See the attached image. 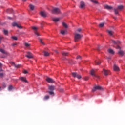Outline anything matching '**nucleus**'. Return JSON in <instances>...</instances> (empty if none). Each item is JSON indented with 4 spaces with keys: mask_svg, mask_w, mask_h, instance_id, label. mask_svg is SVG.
Returning <instances> with one entry per match:
<instances>
[{
    "mask_svg": "<svg viewBox=\"0 0 125 125\" xmlns=\"http://www.w3.org/2000/svg\"><path fill=\"white\" fill-rule=\"evenodd\" d=\"M76 59H82V57H81V56H78L77 57Z\"/></svg>",
    "mask_w": 125,
    "mask_h": 125,
    "instance_id": "42",
    "label": "nucleus"
},
{
    "mask_svg": "<svg viewBox=\"0 0 125 125\" xmlns=\"http://www.w3.org/2000/svg\"><path fill=\"white\" fill-rule=\"evenodd\" d=\"M39 42L42 44H43V45H44V43L42 42V39H39Z\"/></svg>",
    "mask_w": 125,
    "mask_h": 125,
    "instance_id": "38",
    "label": "nucleus"
},
{
    "mask_svg": "<svg viewBox=\"0 0 125 125\" xmlns=\"http://www.w3.org/2000/svg\"><path fill=\"white\" fill-rule=\"evenodd\" d=\"M95 65H100L101 64V62L99 60H96L95 61Z\"/></svg>",
    "mask_w": 125,
    "mask_h": 125,
    "instance_id": "26",
    "label": "nucleus"
},
{
    "mask_svg": "<svg viewBox=\"0 0 125 125\" xmlns=\"http://www.w3.org/2000/svg\"><path fill=\"white\" fill-rule=\"evenodd\" d=\"M69 63L70 64H75V63H74V62L73 61V60H71V62H69Z\"/></svg>",
    "mask_w": 125,
    "mask_h": 125,
    "instance_id": "47",
    "label": "nucleus"
},
{
    "mask_svg": "<svg viewBox=\"0 0 125 125\" xmlns=\"http://www.w3.org/2000/svg\"><path fill=\"white\" fill-rule=\"evenodd\" d=\"M48 93H49L50 95H53V96H54V92H53V91H48Z\"/></svg>",
    "mask_w": 125,
    "mask_h": 125,
    "instance_id": "28",
    "label": "nucleus"
},
{
    "mask_svg": "<svg viewBox=\"0 0 125 125\" xmlns=\"http://www.w3.org/2000/svg\"><path fill=\"white\" fill-rule=\"evenodd\" d=\"M62 54L63 56H67L68 55V52H62Z\"/></svg>",
    "mask_w": 125,
    "mask_h": 125,
    "instance_id": "33",
    "label": "nucleus"
},
{
    "mask_svg": "<svg viewBox=\"0 0 125 125\" xmlns=\"http://www.w3.org/2000/svg\"><path fill=\"white\" fill-rule=\"evenodd\" d=\"M111 42H112V43H114V44H120V43H121V42H120V41H115L114 40H111Z\"/></svg>",
    "mask_w": 125,
    "mask_h": 125,
    "instance_id": "19",
    "label": "nucleus"
},
{
    "mask_svg": "<svg viewBox=\"0 0 125 125\" xmlns=\"http://www.w3.org/2000/svg\"><path fill=\"white\" fill-rule=\"evenodd\" d=\"M12 12H13V10H12V9H8L6 10V13H12Z\"/></svg>",
    "mask_w": 125,
    "mask_h": 125,
    "instance_id": "23",
    "label": "nucleus"
},
{
    "mask_svg": "<svg viewBox=\"0 0 125 125\" xmlns=\"http://www.w3.org/2000/svg\"><path fill=\"white\" fill-rule=\"evenodd\" d=\"M12 39H13V40H14L15 41H17V37L15 36H12Z\"/></svg>",
    "mask_w": 125,
    "mask_h": 125,
    "instance_id": "41",
    "label": "nucleus"
},
{
    "mask_svg": "<svg viewBox=\"0 0 125 125\" xmlns=\"http://www.w3.org/2000/svg\"><path fill=\"white\" fill-rule=\"evenodd\" d=\"M49 98V96L46 95L44 97L43 100H47Z\"/></svg>",
    "mask_w": 125,
    "mask_h": 125,
    "instance_id": "37",
    "label": "nucleus"
},
{
    "mask_svg": "<svg viewBox=\"0 0 125 125\" xmlns=\"http://www.w3.org/2000/svg\"><path fill=\"white\" fill-rule=\"evenodd\" d=\"M12 88H13V87L12 86V85H10L8 87V90H12Z\"/></svg>",
    "mask_w": 125,
    "mask_h": 125,
    "instance_id": "40",
    "label": "nucleus"
},
{
    "mask_svg": "<svg viewBox=\"0 0 125 125\" xmlns=\"http://www.w3.org/2000/svg\"><path fill=\"white\" fill-rule=\"evenodd\" d=\"M3 34H4L6 36H7L8 35V31L6 30L5 29H4L3 30Z\"/></svg>",
    "mask_w": 125,
    "mask_h": 125,
    "instance_id": "29",
    "label": "nucleus"
},
{
    "mask_svg": "<svg viewBox=\"0 0 125 125\" xmlns=\"http://www.w3.org/2000/svg\"><path fill=\"white\" fill-rule=\"evenodd\" d=\"M113 69L116 72H118V71H120V68H119V66L116 64L114 65Z\"/></svg>",
    "mask_w": 125,
    "mask_h": 125,
    "instance_id": "16",
    "label": "nucleus"
},
{
    "mask_svg": "<svg viewBox=\"0 0 125 125\" xmlns=\"http://www.w3.org/2000/svg\"><path fill=\"white\" fill-rule=\"evenodd\" d=\"M108 51L109 53H110V54H114L115 52H114V50L111 48L109 49L108 50Z\"/></svg>",
    "mask_w": 125,
    "mask_h": 125,
    "instance_id": "22",
    "label": "nucleus"
},
{
    "mask_svg": "<svg viewBox=\"0 0 125 125\" xmlns=\"http://www.w3.org/2000/svg\"><path fill=\"white\" fill-rule=\"evenodd\" d=\"M12 25L13 27H17V28H19V29H22L23 28V27L21 25L17 24V23H16V22H13L12 24Z\"/></svg>",
    "mask_w": 125,
    "mask_h": 125,
    "instance_id": "7",
    "label": "nucleus"
},
{
    "mask_svg": "<svg viewBox=\"0 0 125 125\" xmlns=\"http://www.w3.org/2000/svg\"><path fill=\"white\" fill-rule=\"evenodd\" d=\"M2 39V37H0V43H1V40Z\"/></svg>",
    "mask_w": 125,
    "mask_h": 125,
    "instance_id": "49",
    "label": "nucleus"
},
{
    "mask_svg": "<svg viewBox=\"0 0 125 125\" xmlns=\"http://www.w3.org/2000/svg\"><path fill=\"white\" fill-rule=\"evenodd\" d=\"M83 37V35L79 33H74V42H79L81 39Z\"/></svg>",
    "mask_w": 125,
    "mask_h": 125,
    "instance_id": "1",
    "label": "nucleus"
},
{
    "mask_svg": "<svg viewBox=\"0 0 125 125\" xmlns=\"http://www.w3.org/2000/svg\"><path fill=\"white\" fill-rule=\"evenodd\" d=\"M46 81L47 82V83H54V80L49 77H47L46 79Z\"/></svg>",
    "mask_w": 125,
    "mask_h": 125,
    "instance_id": "11",
    "label": "nucleus"
},
{
    "mask_svg": "<svg viewBox=\"0 0 125 125\" xmlns=\"http://www.w3.org/2000/svg\"><path fill=\"white\" fill-rule=\"evenodd\" d=\"M101 89H102V87H101V86H96L92 89V92H95L96 90H101Z\"/></svg>",
    "mask_w": 125,
    "mask_h": 125,
    "instance_id": "4",
    "label": "nucleus"
},
{
    "mask_svg": "<svg viewBox=\"0 0 125 125\" xmlns=\"http://www.w3.org/2000/svg\"><path fill=\"white\" fill-rule=\"evenodd\" d=\"M22 0V1H26V0Z\"/></svg>",
    "mask_w": 125,
    "mask_h": 125,
    "instance_id": "55",
    "label": "nucleus"
},
{
    "mask_svg": "<svg viewBox=\"0 0 125 125\" xmlns=\"http://www.w3.org/2000/svg\"><path fill=\"white\" fill-rule=\"evenodd\" d=\"M32 29L35 31L34 32V34L37 36V37H39V36H41V35H40V34H39V33H38V32L37 31V30H38V27H35V26H33L32 27Z\"/></svg>",
    "mask_w": 125,
    "mask_h": 125,
    "instance_id": "8",
    "label": "nucleus"
},
{
    "mask_svg": "<svg viewBox=\"0 0 125 125\" xmlns=\"http://www.w3.org/2000/svg\"><path fill=\"white\" fill-rule=\"evenodd\" d=\"M0 78H3V73H0Z\"/></svg>",
    "mask_w": 125,
    "mask_h": 125,
    "instance_id": "44",
    "label": "nucleus"
},
{
    "mask_svg": "<svg viewBox=\"0 0 125 125\" xmlns=\"http://www.w3.org/2000/svg\"><path fill=\"white\" fill-rule=\"evenodd\" d=\"M62 25L63 27L65 28V29L68 28V25H67V24H66L65 22H62Z\"/></svg>",
    "mask_w": 125,
    "mask_h": 125,
    "instance_id": "27",
    "label": "nucleus"
},
{
    "mask_svg": "<svg viewBox=\"0 0 125 125\" xmlns=\"http://www.w3.org/2000/svg\"><path fill=\"white\" fill-rule=\"evenodd\" d=\"M17 45V44L16 43H13L12 44V46H15V45Z\"/></svg>",
    "mask_w": 125,
    "mask_h": 125,
    "instance_id": "50",
    "label": "nucleus"
},
{
    "mask_svg": "<svg viewBox=\"0 0 125 125\" xmlns=\"http://www.w3.org/2000/svg\"><path fill=\"white\" fill-rule=\"evenodd\" d=\"M1 90V87H0V91Z\"/></svg>",
    "mask_w": 125,
    "mask_h": 125,
    "instance_id": "56",
    "label": "nucleus"
},
{
    "mask_svg": "<svg viewBox=\"0 0 125 125\" xmlns=\"http://www.w3.org/2000/svg\"><path fill=\"white\" fill-rule=\"evenodd\" d=\"M40 15L43 17H45V16H46V14H45V12L43 11H41L40 12Z\"/></svg>",
    "mask_w": 125,
    "mask_h": 125,
    "instance_id": "20",
    "label": "nucleus"
},
{
    "mask_svg": "<svg viewBox=\"0 0 125 125\" xmlns=\"http://www.w3.org/2000/svg\"><path fill=\"white\" fill-rule=\"evenodd\" d=\"M84 81H88V77H86L84 78Z\"/></svg>",
    "mask_w": 125,
    "mask_h": 125,
    "instance_id": "45",
    "label": "nucleus"
},
{
    "mask_svg": "<svg viewBox=\"0 0 125 125\" xmlns=\"http://www.w3.org/2000/svg\"><path fill=\"white\" fill-rule=\"evenodd\" d=\"M123 9H124V6L123 5L118 6L117 8H114L115 14H119V11H121Z\"/></svg>",
    "mask_w": 125,
    "mask_h": 125,
    "instance_id": "2",
    "label": "nucleus"
},
{
    "mask_svg": "<svg viewBox=\"0 0 125 125\" xmlns=\"http://www.w3.org/2000/svg\"><path fill=\"white\" fill-rule=\"evenodd\" d=\"M56 53H58V51L57 50L55 51Z\"/></svg>",
    "mask_w": 125,
    "mask_h": 125,
    "instance_id": "53",
    "label": "nucleus"
},
{
    "mask_svg": "<svg viewBox=\"0 0 125 125\" xmlns=\"http://www.w3.org/2000/svg\"><path fill=\"white\" fill-rule=\"evenodd\" d=\"M72 75L74 78H77V79H81L82 78V76L81 75L78 74V73L76 72H72Z\"/></svg>",
    "mask_w": 125,
    "mask_h": 125,
    "instance_id": "5",
    "label": "nucleus"
},
{
    "mask_svg": "<svg viewBox=\"0 0 125 125\" xmlns=\"http://www.w3.org/2000/svg\"><path fill=\"white\" fill-rule=\"evenodd\" d=\"M7 18H8V19H12L11 17H8Z\"/></svg>",
    "mask_w": 125,
    "mask_h": 125,
    "instance_id": "52",
    "label": "nucleus"
},
{
    "mask_svg": "<svg viewBox=\"0 0 125 125\" xmlns=\"http://www.w3.org/2000/svg\"><path fill=\"white\" fill-rule=\"evenodd\" d=\"M107 33H108L109 36H113V35H114V32L111 30H107Z\"/></svg>",
    "mask_w": 125,
    "mask_h": 125,
    "instance_id": "18",
    "label": "nucleus"
},
{
    "mask_svg": "<svg viewBox=\"0 0 125 125\" xmlns=\"http://www.w3.org/2000/svg\"><path fill=\"white\" fill-rule=\"evenodd\" d=\"M43 52L44 53V56H49V53L45 51H44Z\"/></svg>",
    "mask_w": 125,
    "mask_h": 125,
    "instance_id": "30",
    "label": "nucleus"
},
{
    "mask_svg": "<svg viewBox=\"0 0 125 125\" xmlns=\"http://www.w3.org/2000/svg\"><path fill=\"white\" fill-rule=\"evenodd\" d=\"M29 8L31 9V10H34V9H35V6H34L33 4H30L29 5Z\"/></svg>",
    "mask_w": 125,
    "mask_h": 125,
    "instance_id": "25",
    "label": "nucleus"
},
{
    "mask_svg": "<svg viewBox=\"0 0 125 125\" xmlns=\"http://www.w3.org/2000/svg\"><path fill=\"white\" fill-rule=\"evenodd\" d=\"M12 65H14V66L15 67V68H20V67H21V65L20 64H17L16 65L14 62H12L11 63Z\"/></svg>",
    "mask_w": 125,
    "mask_h": 125,
    "instance_id": "21",
    "label": "nucleus"
},
{
    "mask_svg": "<svg viewBox=\"0 0 125 125\" xmlns=\"http://www.w3.org/2000/svg\"><path fill=\"white\" fill-rule=\"evenodd\" d=\"M24 45H25V47H27V48H30V47L31 46V44L27 42L24 43Z\"/></svg>",
    "mask_w": 125,
    "mask_h": 125,
    "instance_id": "24",
    "label": "nucleus"
},
{
    "mask_svg": "<svg viewBox=\"0 0 125 125\" xmlns=\"http://www.w3.org/2000/svg\"><path fill=\"white\" fill-rule=\"evenodd\" d=\"M118 54H119V55H124V51L120 50L118 51Z\"/></svg>",
    "mask_w": 125,
    "mask_h": 125,
    "instance_id": "35",
    "label": "nucleus"
},
{
    "mask_svg": "<svg viewBox=\"0 0 125 125\" xmlns=\"http://www.w3.org/2000/svg\"><path fill=\"white\" fill-rule=\"evenodd\" d=\"M95 73V70H94V69H92L90 71V74L91 75V76H92L93 77H95L96 78H97L98 79L99 77L96 75L95 74H94Z\"/></svg>",
    "mask_w": 125,
    "mask_h": 125,
    "instance_id": "9",
    "label": "nucleus"
},
{
    "mask_svg": "<svg viewBox=\"0 0 125 125\" xmlns=\"http://www.w3.org/2000/svg\"><path fill=\"white\" fill-rule=\"evenodd\" d=\"M103 73L105 75V76H108V75L110 74V71L109 70H105V69H103Z\"/></svg>",
    "mask_w": 125,
    "mask_h": 125,
    "instance_id": "14",
    "label": "nucleus"
},
{
    "mask_svg": "<svg viewBox=\"0 0 125 125\" xmlns=\"http://www.w3.org/2000/svg\"><path fill=\"white\" fill-rule=\"evenodd\" d=\"M3 87H6V84H5L4 83H3L2 84Z\"/></svg>",
    "mask_w": 125,
    "mask_h": 125,
    "instance_id": "46",
    "label": "nucleus"
},
{
    "mask_svg": "<svg viewBox=\"0 0 125 125\" xmlns=\"http://www.w3.org/2000/svg\"><path fill=\"white\" fill-rule=\"evenodd\" d=\"M1 68V63H0V69Z\"/></svg>",
    "mask_w": 125,
    "mask_h": 125,
    "instance_id": "54",
    "label": "nucleus"
},
{
    "mask_svg": "<svg viewBox=\"0 0 125 125\" xmlns=\"http://www.w3.org/2000/svg\"><path fill=\"white\" fill-rule=\"evenodd\" d=\"M55 87L54 86L52 85H49L48 86V89L49 90H50V91H53L54 90Z\"/></svg>",
    "mask_w": 125,
    "mask_h": 125,
    "instance_id": "17",
    "label": "nucleus"
},
{
    "mask_svg": "<svg viewBox=\"0 0 125 125\" xmlns=\"http://www.w3.org/2000/svg\"><path fill=\"white\" fill-rule=\"evenodd\" d=\"M116 49H121V47H120L119 46H117L116 47Z\"/></svg>",
    "mask_w": 125,
    "mask_h": 125,
    "instance_id": "48",
    "label": "nucleus"
},
{
    "mask_svg": "<svg viewBox=\"0 0 125 125\" xmlns=\"http://www.w3.org/2000/svg\"><path fill=\"white\" fill-rule=\"evenodd\" d=\"M51 12L53 14H58L60 13V9L59 8L53 7L51 10Z\"/></svg>",
    "mask_w": 125,
    "mask_h": 125,
    "instance_id": "3",
    "label": "nucleus"
},
{
    "mask_svg": "<svg viewBox=\"0 0 125 125\" xmlns=\"http://www.w3.org/2000/svg\"><path fill=\"white\" fill-rule=\"evenodd\" d=\"M23 74H28V71L26 70H23Z\"/></svg>",
    "mask_w": 125,
    "mask_h": 125,
    "instance_id": "43",
    "label": "nucleus"
},
{
    "mask_svg": "<svg viewBox=\"0 0 125 125\" xmlns=\"http://www.w3.org/2000/svg\"><path fill=\"white\" fill-rule=\"evenodd\" d=\"M90 1H91V2H93V3H94L95 4H98V1L95 0H90Z\"/></svg>",
    "mask_w": 125,
    "mask_h": 125,
    "instance_id": "32",
    "label": "nucleus"
},
{
    "mask_svg": "<svg viewBox=\"0 0 125 125\" xmlns=\"http://www.w3.org/2000/svg\"><path fill=\"white\" fill-rule=\"evenodd\" d=\"M27 55H25L26 57L27 58H29V59H31V58H33L34 57V56H33V54L30 52H27Z\"/></svg>",
    "mask_w": 125,
    "mask_h": 125,
    "instance_id": "6",
    "label": "nucleus"
},
{
    "mask_svg": "<svg viewBox=\"0 0 125 125\" xmlns=\"http://www.w3.org/2000/svg\"><path fill=\"white\" fill-rule=\"evenodd\" d=\"M19 79L21 81V82H23L24 83H28V80H27V79H26V77H20Z\"/></svg>",
    "mask_w": 125,
    "mask_h": 125,
    "instance_id": "10",
    "label": "nucleus"
},
{
    "mask_svg": "<svg viewBox=\"0 0 125 125\" xmlns=\"http://www.w3.org/2000/svg\"><path fill=\"white\" fill-rule=\"evenodd\" d=\"M97 50H99V48H97Z\"/></svg>",
    "mask_w": 125,
    "mask_h": 125,
    "instance_id": "57",
    "label": "nucleus"
},
{
    "mask_svg": "<svg viewBox=\"0 0 125 125\" xmlns=\"http://www.w3.org/2000/svg\"><path fill=\"white\" fill-rule=\"evenodd\" d=\"M60 20V18H54L53 19V21H54V22H58V21H59Z\"/></svg>",
    "mask_w": 125,
    "mask_h": 125,
    "instance_id": "31",
    "label": "nucleus"
},
{
    "mask_svg": "<svg viewBox=\"0 0 125 125\" xmlns=\"http://www.w3.org/2000/svg\"><path fill=\"white\" fill-rule=\"evenodd\" d=\"M81 31H82V28H78L77 30L75 31V33H80V32Z\"/></svg>",
    "mask_w": 125,
    "mask_h": 125,
    "instance_id": "34",
    "label": "nucleus"
},
{
    "mask_svg": "<svg viewBox=\"0 0 125 125\" xmlns=\"http://www.w3.org/2000/svg\"><path fill=\"white\" fill-rule=\"evenodd\" d=\"M84 6H85V4L83 1L80 2V8H84Z\"/></svg>",
    "mask_w": 125,
    "mask_h": 125,
    "instance_id": "15",
    "label": "nucleus"
},
{
    "mask_svg": "<svg viewBox=\"0 0 125 125\" xmlns=\"http://www.w3.org/2000/svg\"><path fill=\"white\" fill-rule=\"evenodd\" d=\"M104 26V23H100L99 25V27L100 28H103V27Z\"/></svg>",
    "mask_w": 125,
    "mask_h": 125,
    "instance_id": "39",
    "label": "nucleus"
},
{
    "mask_svg": "<svg viewBox=\"0 0 125 125\" xmlns=\"http://www.w3.org/2000/svg\"><path fill=\"white\" fill-rule=\"evenodd\" d=\"M0 52L2 53V54H4L5 55H7V54H8V53H7L6 51L1 48H0Z\"/></svg>",
    "mask_w": 125,
    "mask_h": 125,
    "instance_id": "13",
    "label": "nucleus"
},
{
    "mask_svg": "<svg viewBox=\"0 0 125 125\" xmlns=\"http://www.w3.org/2000/svg\"><path fill=\"white\" fill-rule=\"evenodd\" d=\"M104 7L105 9H107V10H112V9H114L112 6L108 5H104Z\"/></svg>",
    "mask_w": 125,
    "mask_h": 125,
    "instance_id": "12",
    "label": "nucleus"
},
{
    "mask_svg": "<svg viewBox=\"0 0 125 125\" xmlns=\"http://www.w3.org/2000/svg\"><path fill=\"white\" fill-rule=\"evenodd\" d=\"M67 32V30H61V34H62V35H65V33H66Z\"/></svg>",
    "mask_w": 125,
    "mask_h": 125,
    "instance_id": "36",
    "label": "nucleus"
},
{
    "mask_svg": "<svg viewBox=\"0 0 125 125\" xmlns=\"http://www.w3.org/2000/svg\"><path fill=\"white\" fill-rule=\"evenodd\" d=\"M61 92H63L64 91V90L63 89H60Z\"/></svg>",
    "mask_w": 125,
    "mask_h": 125,
    "instance_id": "51",
    "label": "nucleus"
}]
</instances>
